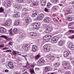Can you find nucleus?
<instances>
[{
  "label": "nucleus",
  "instance_id": "obj_1",
  "mask_svg": "<svg viewBox=\"0 0 74 74\" xmlns=\"http://www.w3.org/2000/svg\"><path fill=\"white\" fill-rule=\"evenodd\" d=\"M8 32L9 34L11 36H13V35L16 34L18 32V29L17 28H14L13 29V32H12V29H10L8 30Z\"/></svg>",
  "mask_w": 74,
  "mask_h": 74
},
{
  "label": "nucleus",
  "instance_id": "obj_2",
  "mask_svg": "<svg viewBox=\"0 0 74 74\" xmlns=\"http://www.w3.org/2000/svg\"><path fill=\"white\" fill-rule=\"evenodd\" d=\"M33 27L34 29L37 30L38 29H39L40 26V23H39L35 22L33 24Z\"/></svg>",
  "mask_w": 74,
  "mask_h": 74
},
{
  "label": "nucleus",
  "instance_id": "obj_3",
  "mask_svg": "<svg viewBox=\"0 0 74 74\" xmlns=\"http://www.w3.org/2000/svg\"><path fill=\"white\" fill-rule=\"evenodd\" d=\"M63 66H66L64 67V69L65 70H68L70 68V65L69 64V63L67 62H65L63 64Z\"/></svg>",
  "mask_w": 74,
  "mask_h": 74
},
{
  "label": "nucleus",
  "instance_id": "obj_4",
  "mask_svg": "<svg viewBox=\"0 0 74 74\" xmlns=\"http://www.w3.org/2000/svg\"><path fill=\"white\" fill-rule=\"evenodd\" d=\"M32 18L30 17H26L25 18V22L27 24H30L32 23Z\"/></svg>",
  "mask_w": 74,
  "mask_h": 74
},
{
  "label": "nucleus",
  "instance_id": "obj_5",
  "mask_svg": "<svg viewBox=\"0 0 74 74\" xmlns=\"http://www.w3.org/2000/svg\"><path fill=\"white\" fill-rule=\"evenodd\" d=\"M38 11L37 10H35L32 14V16L33 18H36L38 16Z\"/></svg>",
  "mask_w": 74,
  "mask_h": 74
},
{
  "label": "nucleus",
  "instance_id": "obj_6",
  "mask_svg": "<svg viewBox=\"0 0 74 74\" xmlns=\"http://www.w3.org/2000/svg\"><path fill=\"white\" fill-rule=\"evenodd\" d=\"M43 48L44 51H47L49 52V50H50V49H51V47L48 46V45H46L43 46Z\"/></svg>",
  "mask_w": 74,
  "mask_h": 74
},
{
  "label": "nucleus",
  "instance_id": "obj_7",
  "mask_svg": "<svg viewBox=\"0 0 74 74\" xmlns=\"http://www.w3.org/2000/svg\"><path fill=\"white\" fill-rule=\"evenodd\" d=\"M44 16L43 14L41 13L39 14V16L37 17V19L38 21H41L44 18Z\"/></svg>",
  "mask_w": 74,
  "mask_h": 74
},
{
  "label": "nucleus",
  "instance_id": "obj_8",
  "mask_svg": "<svg viewBox=\"0 0 74 74\" xmlns=\"http://www.w3.org/2000/svg\"><path fill=\"white\" fill-rule=\"evenodd\" d=\"M12 3L10 1H9L6 3H5V4L3 5L4 7L5 8H7L11 6Z\"/></svg>",
  "mask_w": 74,
  "mask_h": 74
},
{
  "label": "nucleus",
  "instance_id": "obj_9",
  "mask_svg": "<svg viewBox=\"0 0 74 74\" xmlns=\"http://www.w3.org/2000/svg\"><path fill=\"white\" fill-rule=\"evenodd\" d=\"M58 40V38L57 36H54L52 38H51V40L53 43H56L57 42V41Z\"/></svg>",
  "mask_w": 74,
  "mask_h": 74
},
{
  "label": "nucleus",
  "instance_id": "obj_10",
  "mask_svg": "<svg viewBox=\"0 0 74 74\" xmlns=\"http://www.w3.org/2000/svg\"><path fill=\"white\" fill-rule=\"evenodd\" d=\"M70 53H71L69 51H65L64 53V56L65 57H68L69 55V54H70Z\"/></svg>",
  "mask_w": 74,
  "mask_h": 74
},
{
  "label": "nucleus",
  "instance_id": "obj_11",
  "mask_svg": "<svg viewBox=\"0 0 74 74\" xmlns=\"http://www.w3.org/2000/svg\"><path fill=\"white\" fill-rule=\"evenodd\" d=\"M32 51L33 52H36L37 51V46L36 45H33L32 47Z\"/></svg>",
  "mask_w": 74,
  "mask_h": 74
},
{
  "label": "nucleus",
  "instance_id": "obj_12",
  "mask_svg": "<svg viewBox=\"0 0 74 74\" xmlns=\"http://www.w3.org/2000/svg\"><path fill=\"white\" fill-rule=\"evenodd\" d=\"M0 33H6V29L3 27L0 28Z\"/></svg>",
  "mask_w": 74,
  "mask_h": 74
},
{
  "label": "nucleus",
  "instance_id": "obj_13",
  "mask_svg": "<svg viewBox=\"0 0 74 74\" xmlns=\"http://www.w3.org/2000/svg\"><path fill=\"white\" fill-rule=\"evenodd\" d=\"M8 65L11 69H12L14 68L13 63L11 62H9L8 63Z\"/></svg>",
  "mask_w": 74,
  "mask_h": 74
},
{
  "label": "nucleus",
  "instance_id": "obj_14",
  "mask_svg": "<svg viewBox=\"0 0 74 74\" xmlns=\"http://www.w3.org/2000/svg\"><path fill=\"white\" fill-rule=\"evenodd\" d=\"M43 21L45 22H51V19L48 17H46L44 18Z\"/></svg>",
  "mask_w": 74,
  "mask_h": 74
},
{
  "label": "nucleus",
  "instance_id": "obj_15",
  "mask_svg": "<svg viewBox=\"0 0 74 74\" xmlns=\"http://www.w3.org/2000/svg\"><path fill=\"white\" fill-rule=\"evenodd\" d=\"M37 35V33L36 32H30L29 36H36Z\"/></svg>",
  "mask_w": 74,
  "mask_h": 74
},
{
  "label": "nucleus",
  "instance_id": "obj_16",
  "mask_svg": "<svg viewBox=\"0 0 74 74\" xmlns=\"http://www.w3.org/2000/svg\"><path fill=\"white\" fill-rule=\"evenodd\" d=\"M69 47L70 49L72 51H73L74 50V46L72 43H69Z\"/></svg>",
  "mask_w": 74,
  "mask_h": 74
},
{
  "label": "nucleus",
  "instance_id": "obj_17",
  "mask_svg": "<svg viewBox=\"0 0 74 74\" xmlns=\"http://www.w3.org/2000/svg\"><path fill=\"white\" fill-rule=\"evenodd\" d=\"M19 16H20V13L18 12H16L13 16L14 18H17V17H19Z\"/></svg>",
  "mask_w": 74,
  "mask_h": 74
},
{
  "label": "nucleus",
  "instance_id": "obj_18",
  "mask_svg": "<svg viewBox=\"0 0 74 74\" xmlns=\"http://www.w3.org/2000/svg\"><path fill=\"white\" fill-rule=\"evenodd\" d=\"M64 44V40H60L58 42V44L60 46H63Z\"/></svg>",
  "mask_w": 74,
  "mask_h": 74
},
{
  "label": "nucleus",
  "instance_id": "obj_19",
  "mask_svg": "<svg viewBox=\"0 0 74 74\" xmlns=\"http://www.w3.org/2000/svg\"><path fill=\"white\" fill-rule=\"evenodd\" d=\"M11 24V23L10 22H6L5 23L3 24V26H10V25Z\"/></svg>",
  "mask_w": 74,
  "mask_h": 74
},
{
  "label": "nucleus",
  "instance_id": "obj_20",
  "mask_svg": "<svg viewBox=\"0 0 74 74\" xmlns=\"http://www.w3.org/2000/svg\"><path fill=\"white\" fill-rule=\"evenodd\" d=\"M52 28L51 27H48L46 29V31L47 32V33H49L52 31Z\"/></svg>",
  "mask_w": 74,
  "mask_h": 74
},
{
  "label": "nucleus",
  "instance_id": "obj_21",
  "mask_svg": "<svg viewBox=\"0 0 74 74\" xmlns=\"http://www.w3.org/2000/svg\"><path fill=\"white\" fill-rule=\"evenodd\" d=\"M38 62L40 63H43L45 62V60L42 58H41L38 60Z\"/></svg>",
  "mask_w": 74,
  "mask_h": 74
},
{
  "label": "nucleus",
  "instance_id": "obj_22",
  "mask_svg": "<svg viewBox=\"0 0 74 74\" xmlns=\"http://www.w3.org/2000/svg\"><path fill=\"white\" fill-rule=\"evenodd\" d=\"M49 66H46L44 70L45 72L47 73V72H48L49 71Z\"/></svg>",
  "mask_w": 74,
  "mask_h": 74
},
{
  "label": "nucleus",
  "instance_id": "obj_23",
  "mask_svg": "<svg viewBox=\"0 0 74 74\" xmlns=\"http://www.w3.org/2000/svg\"><path fill=\"white\" fill-rule=\"evenodd\" d=\"M14 7L17 9H20V8H21V6L20 5L16 4L14 5Z\"/></svg>",
  "mask_w": 74,
  "mask_h": 74
},
{
  "label": "nucleus",
  "instance_id": "obj_24",
  "mask_svg": "<svg viewBox=\"0 0 74 74\" xmlns=\"http://www.w3.org/2000/svg\"><path fill=\"white\" fill-rule=\"evenodd\" d=\"M46 0H41V3L42 5L44 6L46 4Z\"/></svg>",
  "mask_w": 74,
  "mask_h": 74
},
{
  "label": "nucleus",
  "instance_id": "obj_25",
  "mask_svg": "<svg viewBox=\"0 0 74 74\" xmlns=\"http://www.w3.org/2000/svg\"><path fill=\"white\" fill-rule=\"evenodd\" d=\"M22 74H29L28 71H27L26 69H25L22 70Z\"/></svg>",
  "mask_w": 74,
  "mask_h": 74
},
{
  "label": "nucleus",
  "instance_id": "obj_26",
  "mask_svg": "<svg viewBox=\"0 0 74 74\" xmlns=\"http://www.w3.org/2000/svg\"><path fill=\"white\" fill-rule=\"evenodd\" d=\"M21 23V22L20 21H17L15 22L14 23V25L15 26H18V25H19V24Z\"/></svg>",
  "mask_w": 74,
  "mask_h": 74
},
{
  "label": "nucleus",
  "instance_id": "obj_27",
  "mask_svg": "<svg viewBox=\"0 0 74 74\" xmlns=\"http://www.w3.org/2000/svg\"><path fill=\"white\" fill-rule=\"evenodd\" d=\"M19 53V52L16 51H15L13 50L12 51V53H13V55L14 56H16V55H17V53Z\"/></svg>",
  "mask_w": 74,
  "mask_h": 74
},
{
  "label": "nucleus",
  "instance_id": "obj_28",
  "mask_svg": "<svg viewBox=\"0 0 74 74\" xmlns=\"http://www.w3.org/2000/svg\"><path fill=\"white\" fill-rule=\"evenodd\" d=\"M28 9L25 8H23L22 10V12H27Z\"/></svg>",
  "mask_w": 74,
  "mask_h": 74
},
{
  "label": "nucleus",
  "instance_id": "obj_29",
  "mask_svg": "<svg viewBox=\"0 0 74 74\" xmlns=\"http://www.w3.org/2000/svg\"><path fill=\"white\" fill-rule=\"evenodd\" d=\"M72 18L71 16H69L67 17V20L68 21H72Z\"/></svg>",
  "mask_w": 74,
  "mask_h": 74
},
{
  "label": "nucleus",
  "instance_id": "obj_30",
  "mask_svg": "<svg viewBox=\"0 0 74 74\" xmlns=\"http://www.w3.org/2000/svg\"><path fill=\"white\" fill-rule=\"evenodd\" d=\"M1 38H4L5 39H8V37L7 36L5 35H1L0 36Z\"/></svg>",
  "mask_w": 74,
  "mask_h": 74
},
{
  "label": "nucleus",
  "instance_id": "obj_31",
  "mask_svg": "<svg viewBox=\"0 0 74 74\" xmlns=\"http://www.w3.org/2000/svg\"><path fill=\"white\" fill-rule=\"evenodd\" d=\"M29 72L31 74H33L34 73V69H30Z\"/></svg>",
  "mask_w": 74,
  "mask_h": 74
},
{
  "label": "nucleus",
  "instance_id": "obj_32",
  "mask_svg": "<svg viewBox=\"0 0 74 74\" xmlns=\"http://www.w3.org/2000/svg\"><path fill=\"white\" fill-rule=\"evenodd\" d=\"M40 56L39 55H37L35 56V60H38L40 58Z\"/></svg>",
  "mask_w": 74,
  "mask_h": 74
},
{
  "label": "nucleus",
  "instance_id": "obj_33",
  "mask_svg": "<svg viewBox=\"0 0 74 74\" xmlns=\"http://www.w3.org/2000/svg\"><path fill=\"white\" fill-rule=\"evenodd\" d=\"M51 1L52 3L55 4L57 3V1H58V0H51Z\"/></svg>",
  "mask_w": 74,
  "mask_h": 74
},
{
  "label": "nucleus",
  "instance_id": "obj_34",
  "mask_svg": "<svg viewBox=\"0 0 74 74\" xmlns=\"http://www.w3.org/2000/svg\"><path fill=\"white\" fill-rule=\"evenodd\" d=\"M60 65V63L57 62V63H56L54 64V66H55L56 67H58V66H59Z\"/></svg>",
  "mask_w": 74,
  "mask_h": 74
},
{
  "label": "nucleus",
  "instance_id": "obj_35",
  "mask_svg": "<svg viewBox=\"0 0 74 74\" xmlns=\"http://www.w3.org/2000/svg\"><path fill=\"white\" fill-rule=\"evenodd\" d=\"M51 5H52V4L49 2L48 3L47 5V8H49V7H51Z\"/></svg>",
  "mask_w": 74,
  "mask_h": 74
},
{
  "label": "nucleus",
  "instance_id": "obj_36",
  "mask_svg": "<svg viewBox=\"0 0 74 74\" xmlns=\"http://www.w3.org/2000/svg\"><path fill=\"white\" fill-rule=\"evenodd\" d=\"M33 5H34L35 6H37L38 5V3L37 2H34V3H33Z\"/></svg>",
  "mask_w": 74,
  "mask_h": 74
},
{
  "label": "nucleus",
  "instance_id": "obj_37",
  "mask_svg": "<svg viewBox=\"0 0 74 74\" xmlns=\"http://www.w3.org/2000/svg\"><path fill=\"white\" fill-rule=\"evenodd\" d=\"M43 27L44 29H45L47 30V29H48V25H47V24H45L44 25Z\"/></svg>",
  "mask_w": 74,
  "mask_h": 74
},
{
  "label": "nucleus",
  "instance_id": "obj_38",
  "mask_svg": "<svg viewBox=\"0 0 74 74\" xmlns=\"http://www.w3.org/2000/svg\"><path fill=\"white\" fill-rule=\"evenodd\" d=\"M52 10H57V6H54L52 8Z\"/></svg>",
  "mask_w": 74,
  "mask_h": 74
},
{
  "label": "nucleus",
  "instance_id": "obj_39",
  "mask_svg": "<svg viewBox=\"0 0 74 74\" xmlns=\"http://www.w3.org/2000/svg\"><path fill=\"white\" fill-rule=\"evenodd\" d=\"M25 47H27V48H30V45H28V44H25Z\"/></svg>",
  "mask_w": 74,
  "mask_h": 74
},
{
  "label": "nucleus",
  "instance_id": "obj_40",
  "mask_svg": "<svg viewBox=\"0 0 74 74\" xmlns=\"http://www.w3.org/2000/svg\"><path fill=\"white\" fill-rule=\"evenodd\" d=\"M4 12V9L1 7L0 8V12Z\"/></svg>",
  "mask_w": 74,
  "mask_h": 74
},
{
  "label": "nucleus",
  "instance_id": "obj_41",
  "mask_svg": "<svg viewBox=\"0 0 74 74\" xmlns=\"http://www.w3.org/2000/svg\"><path fill=\"white\" fill-rule=\"evenodd\" d=\"M71 62L73 64H74V58H72L71 59Z\"/></svg>",
  "mask_w": 74,
  "mask_h": 74
},
{
  "label": "nucleus",
  "instance_id": "obj_42",
  "mask_svg": "<svg viewBox=\"0 0 74 74\" xmlns=\"http://www.w3.org/2000/svg\"><path fill=\"white\" fill-rule=\"evenodd\" d=\"M55 57H54V56H52L50 59V60H55Z\"/></svg>",
  "mask_w": 74,
  "mask_h": 74
},
{
  "label": "nucleus",
  "instance_id": "obj_43",
  "mask_svg": "<svg viewBox=\"0 0 74 74\" xmlns=\"http://www.w3.org/2000/svg\"><path fill=\"white\" fill-rule=\"evenodd\" d=\"M68 12L66 13L67 14H71L72 13V11L71 10H68Z\"/></svg>",
  "mask_w": 74,
  "mask_h": 74
},
{
  "label": "nucleus",
  "instance_id": "obj_44",
  "mask_svg": "<svg viewBox=\"0 0 74 74\" xmlns=\"http://www.w3.org/2000/svg\"><path fill=\"white\" fill-rule=\"evenodd\" d=\"M47 35L43 37V40L45 42V41L46 40H47Z\"/></svg>",
  "mask_w": 74,
  "mask_h": 74
},
{
  "label": "nucleus",
  "instance_id": "obj_45",
  "mask_svg": "<svg viewBox=\"0 0 74 74\" xmlns=\"http://www.w3.org/2000/svg\"><path fill=\"white\" fill-rule=\"evenodd\" d=\"M47 40H51V38H50V36L47 35Z\"/></svg>",
  "mask_w": 74,
  "mask_h": 74
},
{
  "label": "nucleus",
  "instance_id": "obj_46",
  "mask_svg": "<svg viewBox=\"0 0 74 74\" xmlns=\"http://www.w3.org/2000/svg\"><path fill=\"white\" fill-rule=\"evenodd\" d=\"M64 74H71L70 72L69 71H67L65 72Z\"/></svg>",
  "mask_w": 74,
  "mask_h": 74
},
{
  "label": "nucleus",
  "instance_id": "obj_47",
  "mask_svg": "<svg viewBox=\"0 0 74 74\" xmlns=\"http://www.w3.org/2000/svg\"><path fill=\"white\" fill-rule=\"evenodd\" d=\"M52 56L51 55L49 54V55H48V56H47V58H49V59L51 60V59Z\"/></svg>",
  "mask_w": 74,
  "mask_h": 74
},
{
  "label": "nucleus",
  "instance_id": "obj_48",
  "mask_svg": "<svg viewBox=\"0 0 74 74\" xmlns=\"http://www.w3.org/2000/svg\"><path fill=\"white\" fill-rule=\"evenodd\" d=\"M9 49L8 47H5L4 48H3L2 49H3V50H7V49Z\"/></svg>",
  "mask_w": 74,
  "mask_h": 74
},
{
  "label": "nucleus",
  "instance_id": "obj_49",
  "mask_svg": "<svg viewBox=\"0 0 74 74\" xmlns=\"http://www.w3.org/2000/svg\"><path fill=\"white\" fill-rule=\"evenodd\" d=\"M53 19L54 21H55V22H57L58 23V22H59V21H58V20L57 19H56V18H53Z\"/></svg>",
  "mask_w": 74,
  "mask_h": 74
},
{
  "label": "nucleus",
  "instance_id": "obj_50",
  "mask_svg": "<svg viewBox=\"0 0 74 74\" xmlns=\"http://www.w3.org/2000/svg\"><path fill=\"white\" fill-rule=\"evenodd\" d=\"M4 47V44L0 45V48Z\"/></svg>",
  "mask_w": 74,
  "mask_h": 74
},
{
  "label": "nucleus",
  "instance_id": "obj_51",
  "mask_svg": "<svg viewBox=\"0 0 74 74\" xmlns=\"http://www.w3.org/2000/svg\"><path fill=\"white\" fill-rule=\"evenodd\" d=\"M17 1H18L19 3H23V0H16Z\"/></svg>",
  "mask_w": 74,
  "mask_h": 74
},
{
  "label": "nucleus",
  "instance_id": "obj_52",
  "mask_svg": "<svg viewBox=\"0 0 74 74\" xmlns=\"http://www.w3.org/2000/svg\"><path fill=\"white\" fill-rule=\"evenodd\" d=\"M23 14L24 16H26V12H23Z\"/></svg>",
  "mask_w": 74,
  "mask_h": 74
},
{
  "label": "nucleus",
  "instance_id": "obj_53",
  "mask_svg": "<svg viewBox=\"0 0 74 74\" xmlns=\"http://www.w3.org/2000/svg\"><path fill=\"white\" fill-rule=\"evenodd\" d=\"M69 32L70 33H74V31L72 30H69Z\"/></svg>",
  "mask_w": 74,
  "mask_h": 74
},
{
  "label": "nucleus",
  "instance_id": "obj_54",
  "mask_svg": "<svg viewBox=\"0 0 74 74\" xmlns=\"http://www.w3.org/2000/svg\"><path fill=\"white\" fill-rule=\"evenodd\" d=\"M35 70H36V71H38L40 70V69L38 67L36 68Z\"/></svg>",
  "mask_w": 74,
  "mask_h": 74
},
{
  "label": "nucleus",
  "instance_id": "obj_55",
  "mask_svg": "<svg viewBox=\"0 0 74 74\" xmlns=\"http://www.w3.org/2000/svg\"><path fill=\"white\" fill-rule=\"evenodd\" d=\"M6 52H12V51H11V50H6L5 51Z\"/></svg>",
  "mask_w": 74,
  "mask_h": 74
},
{
  "label": "nucleus",
  "instance_id": "obj_56",
  "mask_svg": "<svg viewBox=\"0 0 74 74\" xmlns=\"http://www.w3.org/2000/svg\"><path fill=\"white\" fill-rule=\"evenodd\" d=\"M70 38L72 39V38H74V35H72L71 36H70Z\"/></svg>",
  "mask_w": 74,
  "mask_h": 74
},
{
  "label": "nucleus",
  "instance_id": "obj_57",
  "mask_svg": "<svg viewBox=\"0 0 74 74\" xmlns=\"http://www.w3.org/2000/svg\"><path fill=\"white\" fill-rule=\"evenodd\" d=\"M32 8H33V7L30 6L28 8V10H32Z\"/></svg>",
  "mask_w": 74,
  "mask_h": 74
},
{
  "label": "nucleus",
  "instance_id": "obj_58",
  "mask_svg": "<svg viewBox=\"0 0 74 74\" xmlns=\"http://www.w3.org/2000/svg\"><path fill=\"white\" fill-rule=\"evenodd\" d=\"M21 26H22V27L24 28H25V27H26V26H25L24 25H21Z\"/></svg>",
  "mask_w": 74,
  "mask_h": 74
},
{
  "label": "nucleus",
  "instance_id": "obj_59",
  "mask_svg": "<svg viewBox=\"0 0 74 74\" xmlns=\"http://www.w3.org/2000/svg\"><path fill=\"white\" fill-rule=\"evenodd\" d=\"M45 11H46V12H48V10L46 8H45Z\"/></svg>",
  "mask_w": 74,
  "mask_h": 74
},
{
  "label": "nucleus",
  "instance_id": "obj_60",
  "mask_svg": "<svg viewBox=\"0 0 74 74\" xmlns=\"http://www.w3.org/2000/svg\"><path fill=\"white\" fill-rule=\"evenodd\" d=\"M5 73H8V71H9V70H8V69H6L5 71Z\"/></svg>",
  "mask_w": 74,
  "mask_h": 74
},
{
  "label": "nucleus",
  "instance_id": "obj_61",
  "mask_svg": "<svg viewBox=\"0 0 74 74\" xmlns=\"http://www.w3.org/2000/svg\"><path fill=\"white\" fill-rule=\"evenodd\" d=\"M27 64L25 66V67H27V66H29V62H27Z\"/></svg>",
  "mask_w": 74,
  "mask_h": 74
},
{
  "label": "nucleus",
  "instance_id": "obj_62",
  "mask_svg": "<svg viewBox=\"0 0 74 74\" xmlns=\"http://www.w3.org/2000/svg\"><path fill=\"white\" fill-rule=\"evenodd\" d=\"M59 5H60V7H62L63 5V4H61L60 3L58 4Z\"/></svg>",
  "mask_w": 74,
  "mask_h": 74
},
{
  "label": "nucleus",
  "instance_id": "obj_63",
  "mask_svg": "<svg viewBox=\"0 0 74 74\" xmlns=\"http://www.w3.org/2000/svg\"><path fill=\"white\" fill-rule=\"evenodd\" d=\"M12 42H10L8 43V44L10 45H12V44H11Z\"/></svg>",
  "mask_w": 74,
  "mask_h": 74
},
{
  "label": "nucleus",
  "instance_id": "obj_64",
  "mask_svg": "<svg viewBox=\"0 0 74 74\" xmlns=\"http://www.w3.org/2000/svg\"><path fill=\"white\" fill-rule=\"evenodd\" d=\"M3 44V42L1 41V40H0V44L1 45Z\"/></svg>",
  "mask_w": 74,
  "mask_h": 74
}]
</instances>
